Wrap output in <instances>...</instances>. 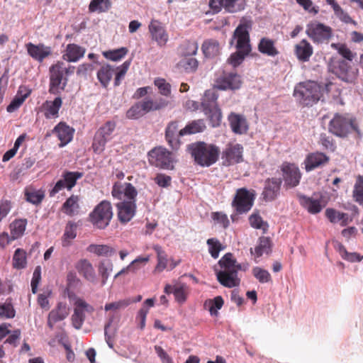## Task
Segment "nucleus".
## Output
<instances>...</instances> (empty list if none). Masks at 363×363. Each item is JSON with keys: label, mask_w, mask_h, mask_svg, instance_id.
Wrapping results in <instances>:
<instances>
[{"label": "nucleus", "mask_w": 363, "mask_h": 363, "mask_svg": "<svg viewBox=\"0 0 363 363\" xmlns=\"http://www.w3.org/2000/svg\"><path fill=\"white\" fill-rule=\"evenodd\" d=\"M154 84L158 89V92L161 95L167 97L171 95V84L165 79L157 77L154 80Z\"/></svg>", "instance_id": "bf43d9fd"}, {"label": "nucleus", "mask_w": 363, "mask_h": 363, "mask_svg": "<svg viewBox=\"0 0 363 363\" xmlns=\"http://www.w3.org/2000/svg\"><path fill=\"white\" fill-rule=\"evenodd\" d=\"M319 143L325 150H329L330 152H333L336 150V144L334 139L325 133L320 135Z\"/></svg>", "instance_id": "338daca9"}, {"label": "nucleus", "mask_w": 363, "mask_h": 363, "mask_svg": "<svg viewBox=\"0 0 363 363\" xmlns=\"http://www.w3.org/2000/svg\"><path fill=\"white\" fill-rule=\"evenodd\" d=\"M220 270L216 271L217 280L226 288L238 286L240 284V279L238 277V271H247L249 265L247 263L239 264L234 258L232 253H226L218 261Z\"/></svg>", "instance_id": "f257e3e1"}, {"label": "nucleus", "mask_w": 363, "mask_h": 363, "mask_svg": "<svg viewBox=\"0 0 363 363\" xmlns=\"http://www.w3.org/2000/svg\"><path fill=\"white\" fill-rule=\"evenodd\" d=\"M330 71L342 81L354 83L358 76V69L345 60H333L330 64Z\"/></svg>", "instance_id": "6e6552de"}, {"label": "nucleus", "mask_w": 363, "mask_h": 363, "mask_svg": "<svg viewBox=\"0 0 363 363\" xmlns=\"http://www.w3.org/2000/svg\"><path fill=\"white\" fill-rule=\"evenodd\" d=\"M28 54L35 60L43 62V60L52 55V49L43 43L37 45L28 43L26 45Z\"/></svg>", "instance_id": "4be33fe9"}, {"label": "nucleus", "mask_w": 363, "mask_h": 363, "mask_svg": "<svg viewBox=\"0 0 363 363\" xmlns=\"http://www.w3.org/2000/svg\"><path fill=\"white\" fill-rule=\"evenodd\" d=\"M113 209L111 203L104 200L95 206L89 213V220L99 229L106 228L113 218Z\"/></svg>", "instance_id": "423d86ee"}, {"label": "nucleus", "mask_w": 363, "mask_h": 363, "mask_svg": "<svg viewBox=\"0 0 363 363\" xmlns=\"http://www.w3.org/2000/svg\"><path fill=\"white\" fill-rule=\"evenodd\" d=\"M128 51L126 48L123 47L116 50L105 51L103 52V55L111 61H118L126 55Z\"/></svg>", "instance_id": "052dcab7"}, {"label": "nucleus", "mask_w": 363, "mask_h": 363, "mask_svg": "<svg viewBox=\"0 0 363 363\" xmlns=\"http://www.w3.org/2000/svg\"><path fill=\"white\" fill-rule=\"evenodd\" d=\"M75 269L77 272L86 281L96 284L97 282V276L92 264L86 259H81L75 264Z\"/></svg>", "instance_id": "393cba45"}, {"label": "nucleus", "mask_w": 363, "mask_h": 363, "mask_svg": "<svg viewBox=\"0 0 363 363\" xmlns=\"http://www.w3.org/2000/svg\"><path fill=\"white\" fill-rule=\"evenodd\" d=\"M111 7L110 0H91L89 5V11L91 13H105Z\"/></svg>", "instance_id": "de8ad7c7"}, {"label": "nucleus", "mask_w": 363, "mask_h": 363, "mask_svg": "<svg viewBox=\"0 0 363 363\" xmlns=\"http://www.w3.org/2000/svg\"><path fill=\"white\" fill-rule=\"evenodd\" d=\"M251 26V21L242 19L234 32V37L237 39L236 48L244 54H249L251 51L249 34Z\"/></svg>", "instance_id": "ddd939ff"}, {"label": "nucleus", "mask_w": 363, "mask_h": 363, "mask_svg": "<svg viewBox=\"0 0 363 363\" xmlns=\"http://www.w3.org/2000/svg\"><path fill=\"white\" fill-rule=\"evenodd\" d=\"M294 54L299 62H308L313 54V46L303 39L294 46Z\"/></svg>", "instance_id": "7c9ffc66"}, {"label": "nucleus", "mask_w": 363, "mask_h": 363, "mask_svg": "<svg viewBox=\"0 0 363 363\" xmlns=\"http://www.w3.org/2000/svg\"><path fill=\"white\" fill-rule=\"evenodd\" d=\"M116 127L115 121H108L96 130L92 143L94 152L99 154L104 150L107 142L112 138Z\"/></svg>", "instance_id": "9b49d317"}, {"label": "nucleus", "mask_w": 363, "mask_h": 363, "mask_svg": "<svg viewBox=\"0 0 363 363\" xmlns=\"http://www.w3.org/2000/svg\"><path fill=\"white\" fill-rule=\"evenodd\" d=\"M76 236L77 225L72 221H69L62 238V245L65 247L69 246Z\"/></svg>", "instance_id": "a19ab883"}, {"label": "nucleus", "mask_w": 363, "mask_h": 363, "mask_svg": "<svg viewBox=\"0 0 363 363\" xmlns=\"http://www.w3.org/2000/svg\"><path fill=\"white\" fill-rule=\"evenodd\" d=\"M331 85L332 83H328L324 88L315 81L306 80L295 86L293 96L300 105L312 106L322 100L325 89L329 91V86Z\"/></svg>", "instance_id": "f03ea898"}, {"label": "nucleus", "mask_w": 363, "mask_h": 363, "mask_svg": "<svg viewBox=\"0 0 363 363\" xmlns=\"http://www.w3.org/2000/svg\"><path fill=\"white\" fill-rule=\"evenodd\" d=\"M224 301L220 296H218L213 299L206 300L204 306L208 308V311L211 315H216L218 310L220 309L223 306Z\"/></svg>", "instance_id": "5fc2aeb1"}, {"label": "nucleus", "mask_w": 363, "mask_h": 363, "mask_svg": "<svg viewBox=\"0 0 363 363\" xmlns=\"http://www.w3.org/2000/svg\"><path fill=\"white\" fill-rule=\"evenodd\" d=\"M258 51L269 57H275L279 54V51L276 47V40L269 38H262L257 45Z\"/></svg>", "instance_id": "72a5a7b5"}, {"label": "nucleus", "mask_w": 363, "mask_h": 363, "mask_svg": "<svg viewBox=\"0 0 363 363\" xmlns=\"http://www.w3.org/2000/svg\"><path fill=\"white\" fill-rule=\"evenodd\" d=\"M187 150L195 162L202 167H210L217 162L220 149L213 144L196 142L187 146Z\"/></svg>", "instance_id": "7ed1b4c3"}, {"label": "nucleus", "mask_w": 363, "mask_h": 363, "mask_svg": "<svg viewBox=\"0 0 363 363\" xmlns=\"http://www.w3.org/2000/svg\"><path fill=\"white\" fill-rule=\"evenodd\" d=\"M271 250V242L269 238L261 237L259 243L255 248V254L257 257H261L263 254H268Z\"/></svg>", "instance_id": "4d7b16f0"}, {"label": "nucleus", "mask_w": 363, "mask_h": 363, "mask_svg": "<svg viewBox=\"0 0 363 363\" xmlns=\"http://www.w3.org/2000/svg\"><path fill=\"white\" fill-rule=\"evenodd\" d=\"M62 106V100L60 96L53 101H45L40 107V111L46 119H55L59 117V111Z\"/></svg>", "instance_id": "c85d7f7f"}, {"label": "nucleus", "mask_w": 363, "mask_h": 363, "mask_svg": "<svg viewBox=\"0 0 363 363\" xmlns=\"http://www.w3.org/2000/svg\"><path fill=\"white\" fill-rule=\"evenodd\" d=\"M352 197L354 201L359 205H363V175L356 177L352 191Z\"/></svg>", "instance_id": "8fccbe9b"}, {"label": "nucleus", "mask_w": 363, "mask_h": 363, "mask_svg": "<svg viewBox=\"0 0 363 363\" xmlns=\"http://www.w3.org/2000/svg\"><path fill=\"white\" fill-rule=\"evenodd\" d=\"M113 265L111 262H101L99 265V273L101 277V284L104 285L112 271Z\"/></svg>", "instance_id": "774afa93"}, {"label": "nucleus", "mask_w": 363, "mask_h": 363, "mask_svg": "<svg viewBox=\"0 0 363 363\" xmlns=\"http://www.w3.org/2000/svg\"><path fill=\"white\" fill-rule=\"evenodd\" d=\"M281 170L286 189L294 188L299 184L302 174L296 164L284 162L281 166Z\"/></svg>", "instance_id": "2eb2a0df"}, {"label": "nucleus", "mask_w": 363, "mask_h": 363, "mask_svg": "<svg viewBox=\"0 0 363 363\" xmlns=\"http://www.w3.org/2000/svg\"><path fill=\"white\" fill-rule=\"evenodd\" d=\"M69 315V308L67 307L66 303L60 302L57 303L56 308L52 309L48 315L54 320V321L59 322L65 319Z\"/></svg>", "instance_id": "c03bdc74"}, {"label": "nucleus", "mask_w": 363, "mask_h": 363, "mask_svg": "<svg viewBox=\"0 0 363 363\" xmlns=\"http://www.w3.org/2000/svg\"><path fill=\"white\" fill-rule=\"evenodd\" d=\"M149 30L152 39L155 40L159 46H164L168 40V35L161 23L156 20H152L149 26Z\"/></svg>", "instance_id": "c756f323"}, {"label": "nucleus", "mask_w": 363, "mask_h": 363, "mask_svg": "<svg viewBox=\"0 0 363 363\" xmlns=\"http://www.w3.org/2000/svg\"><path fill=\"white\" fill-rule=\"evenodd\" d=\"M206 243L208 246V252L214 259H217L219 256V252L225 249V247L217 238H209L207 240Z\"/></svg>", "instance_id": "6e6d98bb"}, {"label": "nucleus", "mask_w": 363, "mask_h": 363, "mask_svg": "<svg viewBox=\"0 0 363 363\" xmlns=\"http://www.w3.org/2000/svg\"><path fill=\"white\" fill-rule=\"evenodd\" d=\"M27 220L26 218L15 219L9 225L11 235L16 240L21 238L26 228Z\"/></svg>", "instance_id": "58836bf2"}, {"label": "nucleus", "mask_w": 363, "mask_h": 363, "mask_svg": "<svg viewBox=\"0 0 363 363\" xmlns=\"http://www.w3.org/2000/svg\"><path fill=\"white\" fill-rule=\"evenodd\" d=\"M83 177V174L79 172L65 171L62 179L57 182L54 187L50 191V196H54L62 189L66 188L70 191L77 184V181Z\"/></svg>", "instance_id": "a211bd4d"}, {"label": "nucleus", "mask_w": 363, "mask_h": 363, "mask_svg": "<svg viewBox=\"0 0 363 363\" xmlns=\"http://www.w3.org/2000/svg\"><path fill=\"white\" fill-rule=\"evenodd\" d=\"M202 50L206 57H213L220 52L219 43L216 40H206L202 45Z\"/></svg>", "instance_id": "49530a36"}, {"label": "nucleus", "mask_w": 363, "mask_h": 363, "mask_svg": "<svg viewBox=\"0 0 363 363\" xmlns=\"http://www.w3.org/2000/svg\"><path fill=\"white\" fill-rule=\"evenodd\" d=\"M230 127L235 134H245L249 129L248 123L242 114L231 112L228 116Z\"/></svg>", "instance_id": "a878e982"}, {"label": "nucleus", "mask_w": 363, "mask_h": 363, "mask_svg": "<svg viewBox=\"0 0 363 363\" xmlns=\"http://www.w3.org/2000/svg\"><path fill=\"white\" fill-rule=\"evenodd\" d=\"M282 181L279 178H268L264 182V187L262 194L265 201H274L279 194Z\"/></svg>", "instance_id": "b1692460"}, {"label": "nucleus", "mask_w": 363, "mask_h": 363, "mask_svg": "<svg viewBox=\"0 0 363 363\" xmlns=\"http://www.w3.org/2000/svg\"><path fill=\"white\" fill-rule=\"evenodd\" d=\"M307 35L316 43L328 42L333 35V29L323 23L311 22L307 25Z\"/></svg>", "instance_id": "f8f14e48"}, {"label": "nucleus", "mask_w": 363, "mask_h": 363, "mask_svg": "<svg viewBox=\"0 0 363 363\" xmlns=\"http://www.w3.org/2000/svg\"><path fill=\"white\" fill-rule=\"evenodd\" d=\"M255 199V190L245 187L240 188L236 190L232 201V206L238 214L247 213L252 208Z\"/></svg>", "instance_id": "0eeeda50"}, {"label": "nucleus", "mask_w": 363, "mask_h": 363, "mask_svg": "<svg viewBox=\"0 0 363 363\" xmlns=\"http://www.w3.org/2000/svg\"><path fill=\"white\" fill-rule=\"evenodd\" d=\"M31 94V90L26 86H20L16 95L7 106L6 111L12 113L17 110Z\"/></svg>", "instance_id": "473e14b6"}, {"label": "nucleus", "mask_w": 363, "mask_h": 363, "mask_svg": "<svg viewBox=\"0 0 363 363\" xmlns=\"http://www.w3.org/2000/svg\"><path fill=\"white\" fill-rule=\"evenodd\" d=\"M52 132L60 141L59 146L62 147L68 144L72 140L74 130L69 126L65 122H60L53 128Z\"/></svg>", "instance_id": "cd10ccee"}, {"label": "nucleus", "mask_w": 363, "mask_h": 363, "mask_svg": "<svg viewBox=\"0 0 363 363\" xmlns=\"http://www.w3.org/2000/svg\"><path fill=\"white\" fill-rule=\"evenodd\" d=\"M252 274L260 283H267L272 281L269 272L259 267L252 269Z\"/></svg>", "instance_id": "69168bd1"}, {"label": "nucleus", "mask_w": 363, "mask_h": 363, "mask_svg": "<svg viewBox=\"0 0 363 363\" xmlns=\"http://www.w3.org/2000/svg\"><path fill=\"white\" fill-rule=\"evenodd\" d=\"M87 250L99 256H106L113 252V249L106 245H90Z\"/></svg>", "instance_id": "680f3d73"}, {"label": "nucleus", "mask_w": 363, "mask_h": 363, "mask_svg": "<svg viewBox=\"0 0 363 363\" xmlns=\"http://www.w3.org/2000/svg\"><path fill=\"white\" fill-rule=\"evenodd\" d=\"M198 45L194 41H186L182 44L179 48V54L182 57H192L196 55Z\"/></svg>", "instance_id": "864d4df0"}, {"label": "nucleus", "mask_w": 363, "mask_h": 363, "mask_svg": "<svg viewBox=\"0 0 363 363\" xmlns=\"http://www.w3.org/2000/svg\"><path fill=\"white\" fill-rule=\"evenodd\" d=\"M142 101L143 104V106L146 113L150 111H155L164 109L166 107H167L169 104V102L167 100L163 98H159L155 100H153L150 98H145Z\"/></svg>", "instance_id": "c9c22d12"}, {"label": "nucleus", "mask_w": 363, "mask_h": 363, "mask_svg": "<svg viewBox=\"0 0 363 363\" xmlns=\"http://www.w3.org/2000/svg\"><path fill=\"white\" fill-rule=\"evenodd\" d=\"M111 194L113 198L119 200L123 197L126 199H133L137 197L138 191L130 183L115 182L112 187Z\"/></svg>", "instance_id": "5701e85b"}, {"label": "nucleus", "mask_w": 363, "mask_h": 363, "mask_svg": "<svg viewBox=\"0 0 363 363\" xmlns=\"http://www.w3.org/2000/svg\"><path fill=\"white\" fill-rule=\"evenodd\" d=\"M206 128V123L203 119L194 120L183 128L186 135H193L204 131Z\"/></svg>", "instance_id": "79ce46f5"}, {"label": "nucleus", "mask_w": 363, "mask_h": 363, "mask_svg": "<svg viewBox=\"0 0 363 363\" xmlns=\"http://www.w3.org/2000/svg\"><path fill=\"white\" fill-rule=\"evenodd\" d=\"M113 69L110 65H104L97 72V79L104 88H107L113 74Z\"/></svg>", "instance_id": "4c0bfd02"}, {"label": "nucleus", "mask_w": 363, "mask_h": 363, "mask_svg": "<svg viewBox=\"0 0 363 363\" xmlns=\"http://www.w3.org/2000/svg\"><path fill=\"white\" fill-rule=\"evenodd\" d=\"M203 112L208 116L213 127H218L220 125L222 119V112L218 106H214V107H212Z\"/></svg>", "instance_id": "603ef678"}, {"label": "nucleus", "mask_w": 363, "mask_h": 363, "mask_svg": "<svg viewBox=\"0 0 363 363\" xmlns=\"http://www.w3.org/2000/svg\"><path fill=\"white\" fill-rule=\"evenodd\" d=\"M241 77L236 72H226L216 78L215 80L214 89L219 90H236L242 86Z\"/></svg>", "instance_id": "dca6fc26"}, {"label": "nucleus", "mask_w": 363, "mask_h": 363, "mask_svg": "<svg viewBox=\"0 0 363 363\" xmlns=\"http://www.w3.org/2000/svg\"><path fill=\"white\" fill-rule=\"evenodd\" d=\"M153 249L157 253V263L153 271L155 274L160 273L164 271L167 266V259L165 252L159 245H155Z\"/></svg>", "instance_id": "09e8293b"}, {"label": "nucleus", "mask_w": 363, "mask_h": 363, "mask_svg": "<svg viewBox=\"0 0 363 363\" xmlns=\"http://www.w3.org/2000/svg\"><path fill=\"white\" fill-rule=\"evenodd\" d=\"M173 294L174 296L175 300L178 303H184L187 298L188 295L186 286L184 284L174 286Z\"/></svg>", "instance_id": "0e129e2a"}, {"label": "nucleus", "mask_w": 363, "mask_h": 363, "mask_svg": "<svg viewBox=\"0 0 363 363\" xmlns=\"http://www.w3.org/2000/svg\"><path fill=\"white\" fill-rule=\"evenodd\" d=\"M79 198L77 195H72L68 198L65 202L62 204V211L69 216H73L79 213Z\"/></svg>", "instance_id": "e433bc0d"}, {"label": "nucleus", "mask_w": 363, "mask_h": 363, "mask_svg": "<svg viewBox=\"0 0 363 363\" xmlns=\"http://www.w3.org/2000/svg\"><path fill=\"white\" fill-rule=\"evenodd\" d=\"M148 161L157 167L172 169L174 167V156L172 152L163 147H157L148 152Z\"/></svg>", "instance_id": "9d476101"}, {"label": "nucleus", "mask_w": 363, "mask_h": 363, "mask_svg": "<svg viewBox=\"0 0 363 363\" xmlns=\"http://www.w3.org/2000/svg\"><path fill=\"white\" fill-rule=\"evenodd\" d=\"M185 135L183 128H179V122L172 121L168 123L165 128V140L173 150H178L182 143L180 138Z\"/></svg>", "instance_id": "f3484780"}, {"label": "nucleus", "mask_w": 363, "mask_h": 363, "mask_svg": "<svg viewBox=\"0 0 363 363\" xmlns=\"http://www.w3.org/2000/svg\"><path fill=\"white\" fill-rule=\"evenodd\" d=\"M329 160L330 157L323 152L317 151L309 153L304 160L305 169L310 172L328 164Z\"/></svg>", "instance_id": "bb28decb"}, {"label": "nucleus", "mask_w": 363, "mask_h": 363, "mask_svg": "<svg viewBox=\"0 0 363 363\" xmlns=\"http://www.w3.org/2000/svg\"><path fill=\"white\" fill-rule=\"evenodd\" d=\"M243 147L240 144H228L222 152L223 164L230 166L242 161Z\"/></svg>", "instance_id": "412c9836"}, {"label": "nucleus", "mask_w": 363, "mask_h": 363, "mask_svg": "<svg viewBox=\"0 0 363 363\" xmlns=\"http://www.w3.org/2000/svg\"><path fill=\"white\" fill-rule=\"evenodd\" d=\"M74 71V66H66L62 61H57L51 65L49 68V93L55 95L60 94L67 84V77L73 74Z\"/></svg>", "instance_id": "20e7f679"}, {"label": "nucleus", "mask_w": 363, "mask_h": 363, "mask_svg": "<svg viewBox=\"0 0 363 363\" xmlns=\"http://www.w3.org/2000/svg\"><path fill=\"white\" fill-rule=\"evenodd\" d=\"M118 218L121 223H128L136 213V198L125 199L116 204Z\"/></svg>", "instance_id": "aec40b11"}, {"label": "nucleus", "mask_w": 363, "mask_h": 363, "mask_svg": "<svg viewBox=\"0 0 363 363\" xmlns=\"http://www.w3.org/2000/svg\"><path fill=\"white\" fill-rule=\"evenodd\" d=\"M325 217L332 223H335L340 221L341 226H346L352 219L349 218L347 213L338 211L334 208H328L325 211Z\"/></svg>", "instance_id": "f704fd0d"}, {"label": "nucleus", "mask_w": 363, "mask_h": 363, "mask_svg": "<svg viewBox=\"0 0 363 363\" xmlns=\"http://www.w3.org/2000/svg\"><path fill=\"white\" fill-rule=\"evenodd\" d=\"M198 61L192 57H183L177 63L179 68L184 69L187 72H195L198 67Z\"/></svg>", "instance_id": "3c124183"}, {"label": "nucleus", "mask_w": 363, "mask_h": 363, "mask_svg": "<svg viewBox=\"0 0 363 363\" xmlns=\"http://www.w3.org/2000/svg\"><path fill=\"white\" fill-rule=\"evenodd\" d=\"M250 225L256 229H261L266 232L268 228V225L264 222L262 217L258 213H253L249 217Z\"/></svg>", "instance_id": "e2e57ef3"}, {"label": "nucleus", "mask_w": 363, "mask_h": 363, "mask_svg": "<svg viewBox=\"0 0 363 363\" xmlns=\"http://www.w3.org/2000/svg\"><path fill=\"white\" fill-rule=\"evenodd\" d=\"M86 49L75 43H69L67 45L62 59L68 62H76L84 56Z\"/></svg>", "instance_id": "2f4dec72"}, {"label": "nucleus", "mask_w": 363, "mask_h": 363, "mask_svg": "<svg viewBox=\"0 0 363 363\" xmlns=\"http://www.w3.org/2000/svg\"><path fill=\"white\" fill-rule=\"evenodd\" d=\"M247 0H209L208 6L213 14L224 11L234 14L243 11L247 7Z\"/></svg>", "instance_id": "1a4fd4ad"}, {"label": "nucleus", "mask_w": 363, "mask_h": 363, "mask_svg": "<svg viewBox=\"0 0 363 363\" xmlns=\"http://www.w3.org/2000/svg\"><path fill=\"white\" fill-rule=\"evenodd\" d=\"M328 130L339 138H346L352 132L360 134L356 119L349 114L335 113L328 124Z\"/></svg>", "instance_id": "39448f33"}, {"label": "nucleus", "mask_w": 363, "mask_h": 363, "mask_svg": "<svg viewBox=\"0 0 363 363\" xmlns=\"http://www.w3.org/2000/svg\"><path fill=\"white\" fill-rule=\"evenodd\" d=\"M12 265L16 269H22L26 267L27 254L24 250L18 248L15 250L12 259Z\"/></svg>", "instance_id": "37998d69"}, {"label": "nucleus", "mask_w": 363, "mask_h": 363, "mask_svg": "<svg viewBox=\"0 0 363 363\" xmlns=\"http://www.w3.org/2000/svg\"><path fill=\"white\" fill-rule=\"evenodd\" d=\"M94 311L93 306L82 298H77L74 302V313L72 315L73 326L76 329L81 328L85 319V312L91 313Z\"/></svg>", "instance_id": "6ab92c4d"}, {"label": "nucleus", "mask_w": 363, "mask_h": 363, "mask_svg": "<svg viewBox=\"0 0 363 363\" xmlns=\"http://www.w3.org/2000/svg\"><path fill=\"white\" fill-rule=\"evenodd\" d=\"M26 200L34 205L40 204L45 197L43 191L35 190L32 188H26L24 191Z\"/></svg>", "instance_id": "a18cd8bd"}, {"label": "nucleus", "mask_w": 363, "mask_h": 363, "mask_svg": "<svg viewBox=\"0 0 363 363\" xmlns=\"http://www.w3.org/2000/svg\"><path fill=\"white\" fill-rule=\"evenodd\" d=\"M143 105L142 101L135 103L127 111L126 117L129 119H138L144 116L146 112Z\"/></svg>", "instance_id": "13d9d810"}, {"label": "nucleus", "mask_w": 363, "mask_h": 363, "mask_svg": "<svg viewBox=\"0 0 363 363\" xmlns=\"http://www.w3.org/2000/svg\"><path fill=\"white\" fill-rule=\"evenodd\" d=\"M218 95L214 89L206 90L201 99V106L203 111H206L217 105Z\"/></svg>", "instance_id": "ea45409f"}, {"label": "nucleus", "mask_w": 363, "mask_h": 363, "mask_svg": "<svg viewBox=\"0 0 363 363\" xmlns=\"http://www.w3.org/2000/svg\"><path fill=\"white\" fill-rule=\"evenodd\" d=\"M298 198L300 205L311 214L319 213L327 204L320 193H314L311 196L300 194Z\"/></svg>", "instance_id": "4468645a"}]
</instances>
